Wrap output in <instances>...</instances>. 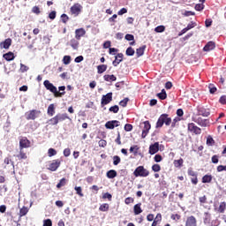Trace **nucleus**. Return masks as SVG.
I'll list each match as a JSON object with an SVG mask.
<instances>
[{
  "label": "nucleus",
  "mask_w": 226,
  "mask_h": 226,
  "mask_svg": "<svg viewBox=\"0 0 226 226\" xmlns=\"http://www.w3.org/2000/svg\"><path fill=\"white\" fill-rule=\"evenodd\" d=\"M43 86L47 89V91H50V93H53L56 98H61V96H64V94H66V92L57 91V87H56L54 84L50 83L49 79L44 80Z\"/></svg>",
  "instance_id": "obj_1"
},
{
  "label": "nucleus",
  "mask_w": 226,
  "mask_h": 226,
  "mask_svg": "<svg viewBox=\"0 0 226 226\" xmlns=\"http://www.w3.org/2000/svg\"><path fill=\"white\" fill-rule=\"evenodd\" d=\"M170 123H172V118L169 117L168 114H162L158 118L155 128H162L163 124L170 126Z\"/></svg>",
  "instance_id": "obj_2"
},
{
  "label": "nucleus",
  "mask_w": 226,
  "mask_h": 226,
  "mask_svg": "<svg viewBox=\"0 0 226 226\" xmlns=\"http://www.w3.org/2000/svg\"><path fill=\"white\" fill-rule=\"evenodd\" d=\"M192 119L193 123H196V124H199L201 128H207V126H209V119H204L197 115H194Z\"/></svg>",
  "instance_id": "obj_3"
},
{
  "label": "nucleus",
  "mask_w": 226,
  "mask_h": 226,
  "mask_svg": "<svg viewBox=\"0 0 226 226\" xmlns=\"http://www.w3.org/2000/svg\"><path fill=\"white\" fill-rule=\"evenodd\" d=\"M135 177H147L149 176V170H146L144 166H139L133 172Z\"/></svg>",
  "instance_id": "obj_4"
},
{
  "label": "nucleus",
  "mask_w": 226,
  "mask_h": 226,
  "mask_svg": "<svg viewBox=\"0 0 226 226\" xmlns=\"http://www.w3.org/2000/svg\"><path fill=\"white\" fill-rule=\"evenodd\" d=\"M140 127L142 128V139H146L147 137V133H149V131L151 130V124H149V121H145L140 124Z\"/></svg>",
  "instance_id": "obj_5"
},
{
  "label": "nucleus",
  "mask_w": 226,
  "mask_h": 226,
  "mask_svg": "<svg viewBox=\"0 0 226 226\" xmlns=\"http://www.w3.org/2000/svg\"><path fill=\"white\" fill-rule=\"evenodd\" d=\"M210 115H211V110L209 109H206L202 106L197 107L196 116H198V117L202 116V117H209Z\"/></svg>",
  "instance_id": "obj_6"
},
{
  "label": "nucleus",
  "mask_w": 226,
  "mask_h": 226,
  "mask_svg": "<svg viewBox=\"0 0 226 226\" xmlns=\"http://www.w3.org/2000/svg\"><path fill=\"white\" fill-rule=\"evenodd\" d=\"M112 102V92L108 93L106 95H102L101 105L102 107H105V105H109Z\"/></svg>",
  "instance_id": "obj_7"
},
{
  "label": "nucleus",
  "mask_w": 226,
  "mask_h": 226,
  "mask_svg": "<svg viewBox=\"0 0 226 226\" xmlns=\"http://www.w3.org/2000/svg\"><path fill=\"white\" fill-rule=\"evenodd\" d=\"M188 130L189 132H192V133H195V135H200V133H202V129L195 125V124L193 123L188 124Z\"/></svg>",
  "instance_id": "obj_8"
},
{
  "label": "nucleus",
  "mask_w": 226,
  "mask_h": 226,
  "mask_svg": "<svg viewBox=\"0 0 226 226\" xmlns=\"http://www.w3.org/2000/svg\"><path fill=\"white\" fill-rule=\"evenodd\" d=\"M80 11H82V5H80V4H75L71 7V13L75 15V17H78V15L80 14Z\"/></svg>",
  "instance_id": "obj_9"
},
{
  "label": "nucleus",
  "mask_w": 226,
  "mask_h": 226,
  "mask_svg": "<svg viewBox=\"0 0 226 226\" xmlns=\"http://www.w3.org/2000/svg\"><path fill=\"white\" fill-rule=\"evenodd\" d=\"M120 125V122L117 120H112V121H108L105 124V128H107V130H114L115 128H117V126Z\"/></svg>",
  "instance_id": "obj_10"
},
{
  "label": "nucleus",
  "mask_w": 226,
  "mask_h": 226,
  "mask_svg": "<svg viewBox=\"0 0 226 226\" xmlns=\"http://www.w3.org/2000/svg\"><path fill=\"white\" fill-rule=\"evenodd\" d=\"M61 166V161L60 160H54L49 166V170H51V172H56L57 169Z\"/></svg>",
  "instance_id": "obj_11"
},
{
  "label": "nucleus",
  "mask_w": 226,
  "mask_h": 226,
  "mask_svg": "<svg viewBox=\"0 0 226 226\" xmlns=\"http://www.w3.org/2000/svg\"><path fill=\"white\" fill-rule=\"evenodd\" d=\"M158 151H160V143L159 142H155V143L150 145L149 150H148L149 154H156V153H158Z\"/></svg>",
  "instance_id": "obj_12"
},
{
  "label": "nucleus",
  "mask_w": 226,
  "mask_h": 226,
  "mask_svg": "<svg viewBox=\"0 0 226 226\" xmlns=\"http://www.w3.org/2000/svg\"><path fill=\"white\" fill-rule=\"evenodd\" d=\"M31 146V141L26 138H23L19 140V147L20 149H26Z\"/></svg>",
  "instance_id": "obj_13"
},
{
  "label": "nucleus",
  "mask_w": 226,
  "mask_h": 226,
  "mask_svg": "<svg viewBox=\"0 0 226 226\" xmlns=\"http://www.w3.org/2000/svg\"><path fill=\"white\" fill-rule=\"evenodd\" d=\"M185 226H197V219L193 215L187 218Z\"/></svg>",
  "instance_id": "obj_14"
},
{
  "label": "nucleus",
  "mask_w": 226,
  "mask_h": 226,
  "mask_svg": "<svg viewBox=\"0 0 226 226\" xmlns=\"http://www.w3.org/2000/svg\"><path fill=\"white\" fill-rule=\"evenodd\" d=\"M56 119L58 121V123H61L63 121H65V119H70V121H72V118H70V117H68V114L66 113H58L57 115H56Z\"/></svg>",
  "instance_id": "obj_15"
},
{
  "label": "nucleus",
  "mask_w": 226,
  "mask_h": 226,
  "mask_svg": "<svg viewBox=\"0 0 226 226\" xmlns=\"http://www.w3.org/2000/svg\"><path fill=\"white\" fill-rule=\"evenodd\" d=\"M75 34L76 40H80V38L86 34V30L84 28L76 29Z\"/></svg>",
  "instance_id": "obj_16"
},
{
  "label": "nucleus",
  "mask_w": 226,
  "mask_h": 226,
  "mask_svg": "<svg viewBox=\"0 0 226 226\" xmlns=\"http://www.w3.org/2000/svg\"><path fill=\"white\" fill-rule=\"evenodd\" d=\"M123 57V53H118L117 56H115V60L112 63L113 66H117L119 63H122Z\"/></svg>",
  "instance_id": "obj_17"
},
{
  "label": "nucleus",
  "mask_w": 226,
  "mask_h": 226,
  "mask_svg": "<svg viewBox=\"0 0 226 226\" xmlns=\"http://www.w3.org/2000/svg\"><path fill=\"white\" fill-rule=\"evenodd\" d=\"M215 44L213 41H208L205 47L203 48L204 52H209L211 50H214Z\"/></svg>",
  "instance_id": "obj_18"
},
{
  "label": "nucleus",
  "mask_w": 226,
  "mask_h": 226,
  "mask_svg": "<svg viewBox=\"0 0 226 226\" xmlns=\"http://www.w3.org/2000/svg\"><path fill=\"white\" fill-rule=\"evenodd\" d=\"M38 117V111L37 110H31L29 113L26 115V119L27 120H34Z\"/></svg>",
  "instance_id": "obj_19"
},
{
  "label": "nucleus",
  "mask_w": 226,
  "mask_h": 226,
  "mask_svg": "<svg viewBox=\"0 0 226 226\" xmlns=\"http://www.w3.org/2000/svg\"><path fill=\"white\" fill-rule=\"evenodd\" d=\"M11 46V39L8 38L4 41L0 43L1 49H10Z\"/></svg>",
  "instance_id": "obj_20"
},
{
  "label": "nucleus",
  "mask_w": 226,
  "mask_h": 226,
  "mask_svg": "<svg viewBox=\"0 0 226 226\" xmlns=\"http://www.w3.org/2000/svg\"><path fill=\"white\" fill-rule=\"evenodd\" d=\"M4 59H5V61H13V59H15V54L9 51L8 53L4 54Z\"/></svg>",
  "instance_id": "obj_21"
},
{
  "label": "nucleus",
  "mask_w": 226,
  "mask_h": 226,
  "mask_svg": "<svg viewBox=\"0 0 226 226\" xmlns=\"http://www.w3.org/2000/svg\"><path fill=\"white\" fill-rule=\"evenodd\" d=\"M104 80H106V82H116V80H117V78H116L114 76V74L109 75L106 74L103 76Z\"/></svg>",
  "instance_id": "obj_22"
},
{
  "label": "nucleus",
  "mask_w": 226,
  "mask_h": 226,
  "mask_svg": "<svg viewBox=\"0 0 226 226\" xmlns=\"http://www.w3.org/2000/svg\"><path fill=\"white\" fill-rule=\"evenodd\" d=\"M106 176L109 179H114V177H117V171L116 170H110L107 172Z\"/></svg>",
  "instance_id": "obj_23"
},
{
  "label": "nucleus",
  "mask_w": 226,
  "mask_h": 226,
  "mask_svg": "<svg viewBox=\"0 0 226 226\" xmlns=\"http://www.w3.org/2000/svg\"><path fill=\"white\" fill-rule=\"evenodd\" d=\"M141 206L142 203H138L134 205L133 211L135 215H140V213H142V208L140 207Z\"/></svg>",
  "instance_id": "obj_24"
},
{
  "label": "nucleus",
  "mask_w": 226,
  "mask_h": 226,
  "mask_svg": "<svg viewBox=\"0 0 226 226\" xmlns=\"http://www.w3.org/2000/svg\"><path fill=\"white\" fill-rule=\"evenodd\" d=\"M204 223L209 225L211 223V214L205 212L204 213Z\"/></svg>",
  "instance_id": "obj_25"
},
{
  "label": "nucleus",
  "mask_w": 226,
  "mask_h": 226,
  "mask_svg": "<svg viewBox=\"0 0 226 226\" xmlns=\"http://www.w3.org/2000/svg\"><path fill=\"white\" fill-rule=\"evenodd\" d=\"M70 45L74 50H77V49H79V40L72 39L70 41Z\"/></svg>",
  "instance_id": "obj_26"
},
{
  "label": "nucleus",
  "mask_w": 226,
  "mask_h": 226,
  "mask_svg": "<svg viewBox=\"0 0 226 226\" xmlns=\"http://www.w3.org/2000/svg\"><path fill=\"white\" fill-rule=\"evenodd\" d=\"M144 50H146V45H144L140 48H138L136 49L137 57H140V56H144Z\"/></svg>",
  "instance_id": "obj_27"
},
{
  "label": "nucleus",
  "mask_w": 226,
  "mask_h": 226,
  "mask_svg": "<svg viewBox=\"0 0 226 226\" xmlns=\"http://www.w3.org/2000/svg\"><path fill=\"white\" fill-rule=\"evenodd\" d=\"M56 114V108L54 107V104H50L48 107V116H54Z\"/></svg>",
  "instance_id": "obj_28"
},
{
  "label": "nucleus",
  "mask_w": 226,
  "mask_h": 226,
  "mask_svg": "<svg viewBox=\"0 0 226 226\" xmlns=\"http://www.w3.org/2000/svg\"><path fill=\"white\" fill-rule=\"evenodd\" d=\"M104 72H107V65L101 64L97 66V73L102 74Z\"/></svg>",
  "instance_id": "obj_29"
},
{
  "label": "nucleus",
  "mask_w": 226,
  "mask_h": 226,
  "mask_svg": "<svg viewBox=\"0 0 226 226\" xmlns=\"http://www.w3.org/2000/svg\"><path fill=\"white\" fill-rule=\"evenodd\" d=\"M158 98H160V100H166L167 99V92L165 91V89H162L161 91V93L157 94Z\"/></svg>",
  "instance_id": "obj_30"
},
{
  "label": "nucleus",
  "mask_w": 226,
  "mask_h": 226,
  "mask_svg": "<svg viewBox=\"0 0 226 226\" xmlns=\"http://www.w3.org/2000/svg\"><path fill=\"white\" fill-rule=\"evenodd\" d=\"M213 181V177L211 175H205L202 177V183H211Z\"/></svg>",
  "instance_id": "obj_31"
},
{
  "label": "nucleus",
  "mask_w": 226,
  "mask_h": 226,
  "mask_svg": "<svg viewBox=\"0 0 226 226\" xmlns=\"http://www.w3.org/2000/svg\"><path fill=\"white\" fill-rule=\"evenodd\" d=\"M29 71V67L24 64H20V69H19V72L21 73H26V72H28Z\"/></svg>",
  "instance_id": "obj_32"
},
{
  "label": "nucleus",
  "mask_w": 226,
  "mask_h": 226,
  "mask_svg": "<svg viewBox=\"0 0 226 226\" xmlns=\"http://www.w3.org/2000/svg\"><path fill=\"white\" fill-rule=\"evenodd\" d=\"M17 158H19V160H26L27 159V155L22 151V149H20L19 154L17 155Z\"/></svg>",
  "instance_id": "obj_33"
},
{
  "label": "nucleus",
  "mask_w": 226,
  "mask_h": 226,
  "mask_svg": "<svg viewBox=\"0 0 226 226\" xmlns=\"http://www.w3.org/2000/svg\"><path fill=\"white\" fill-rule=\"evenodd\" d=\"M125 54H126V56H134L135 49H133V48H132V47H129V48H127Z\"/></svg>",
  "instance_id": "obj_34"
},
{
  "label": "nucleus",
  "mask_w": 226,
  "mask_h": 226,
  "mask_svg": "<svg viewBox=\"0 0 226 226\" xmlns=\"http://www.w3.org/2000/svg\"><path fill=\"white\" fill-rule=\"evenodd\" d=\"M109 112H113V114H117L119 112V106L115 105L109 109Z\"/></svg>",
  "instance_id": "obj_35"
},
{
  "label": "nucleus",
  "mask_w": 226,
  "mask_h": 226,
  "mask_svg": "<svg viewBox=\"0 0 226 226\" xmlns=\"http://www.w3.org/2000/svg\"><path fill=\"white\" fill-rule=\"evenodd\" d=\"M121 163V157L118 155H114L113 156V165H119Z\"/></svg>",
  "instance_id": "obj_36"
},
{
  "label": "nucleus",
  "mask_w": 226,
  "mask_h": 226,
  "mask_svg": "<svg viewBox=\"0 0 226 226\" xmlns=\"http://www.w3.org/2000/svg\"><path fill=\"white\" fill-rule=\"evenodd\" d=\"M208 89H209V93L211 94H215V93H216V91H217V88L215 87L214 84H209L208 85Z\"/></svg>",
  "instance_id": "obj_37"
},
{
  "label": "nucleus",
  "mask_w": 226,
  "mask_h": 226,
  "mask_svg": "<svg viewBox=\"0 0 226 226\" xmlns=\"http://www.w3.org/2000/svg\"><path fill=\"white\" fill-rule=\"evenodd\" d=\"M64 64H70L72 63V56H64L63 58Z\"/></svg>",
  "instance_id": "obj_38"
},
{
  "label": "nucleus",
  "mask_w": 226,
  "mask_h": 226,
  "mask_svg": "<svg viewBox=\"0 0 226 226\" xmlns=\"http://www.w3.org/2000/svg\"><path fill=\"white\" fill-rule=\"evenodd\" d=\"M56 154H57V151H56V149L49 148L48 150V156L52 157V156H56Z\"/></svg>",
  "instance_id": "obj_39"
},
{
  "label": "nucleus",
  "mask_w": 226,
  "mask_h": 226,
  "mask_svg": "<svg viewBox=\"0 0 226 226\" xmlns=\"http://www.w3.org/2000/svg\"><path fill=\"white\" fill-rule=\"evenodd\" d=\"M99 211H102V212L109 211V204L104 203V204L101 205L99 207Z\"/></svg>",
  "instance_id": "obj_40"
},
{
  "label": "nucleus",
  "mask_w": 226,
  "mask_h": 226,
  "mask_svg": "<svg viewBox=\"0 0 226 226\" xmlns=\"http://www.w3.org/2000/svg\"><path fill=\"white\" fill-rule=\"evenodd\" d=\"M225 207H226V204L225 202H222L218 207V212L219 213H225Z\"/></svg>",
  "instance_id": "obj_41"
},
{
  "label": "nucleus",
  "mask_w": 226,
  "mask_h": 226,
  "mask_svg": "<svg viewBox=\"0 0 226 226\" xmlns=\"http://www.w3.org/2000/svg\"><path fill=\"white\" fill-rule=\"evenodd\" d=\"M49 124H52L53 126L57 124L59 122L57 120V117H54L49 120Z\"/></svg>",
  "instance_id": "obj_42"
},
{
  "label": "nucleus",
  "mask_w": 226,
  "mask_h": 226,
  "mask_svg": "<svg viewBox=\"0 0 226 226\" xmlns=\"http://www.w3.org/2000/svg\"><path fill=\"white\" fill-rule=\"evenodd\" d=\"M29 210H27V207H23L20 210H19V215L20 216H26L27 215V212Z\"/></svg>",
  "instance_id": "obj_43"
},
{
  "label": "nucleus",
  "mask_w": 226,
  "mask_h": 226,
  "mask_svg": "<svg viewBox=\"0 0 226 226\" xmlns=\"http://www.w3.org/2000/svg\"><path fill=\"white\" fill-rule=\"evenodd\" d=\"M183 163H184L183 159L174 161L175 167H183Z\"/></svg>",
  "instance_id": "obj_44"
},
{
  "label": "nucleus",
  "mask_w": 226,
  "mask_h": 226,
  "mask_svg": "<svg viewBox=\"0 0 226 226\" xmlns=\"http://www.w3.org/2000/svg\"><path fill=\"white\" fill-rule=\"evenodd\" d=\"M64 185H66V178H62L56 185V188H62V186H64Z\"/></svg>",
  "instance_id": "obj_45"
},
{
  "label": "nucleus",
  "mask_w": 226,
  "mask_h": 226,
  "mask_svg": "<svg viewBox=\"0 0 226 226\" xmlns=\"http://www.w3.org/2000/svg\"><path fill=\"white\" fill-rule=\"evenodd\" d=\"M152 170L154 172H160V170H162V167H160V164H154L152 166Z\"/></svg>",
  "instance_id": "obj_46"
},
{
  "label": "nucleus",
  "mask_w": 226,
  "mask_h": 226,
  "mask_svg": "<svg viewBox=\"0 0 226 226\" xmlns=\"http://www.w3.org/2000/svg\"><path fill=\"white\" fill-rule=\"evenodd\" d=\"M74 190L76 191V193L79 195V197H84V193H82V187L76 186Z\"/></svg>",
  "instance_id": "obj_47"
},
{
  "label": "nucleus",
  "mask_w": 226,
  "mask_h": 226,
  "mask_svg": "<svg viewBox=\"0 0 226 226\" xmlns=\"http://www.w3.org/2000/svg\"><path fill=\"white\" fill-rule=\"evenodd\" d=\"M155 33H163L165 31L164 26H158L154 28Z\"/></svg>",
  "instance_id": "obj_48"
},
{
  "label": "nucleus",
  "mask_w": 226,
  "mask_h": 226,
  "mask_svg": "<svg viewBox=\"0 0 226 226\" xmlns=\"http://www.w3.org/2000/svg\"><path fill=\"white\" fill-rule=\"evenodd\" d=\"M128 102H130V99L124 98V100H122V101L119 102V105H120L121 107H126V105H128Z\"/></svg>",
  "instance_id": "obj_49"
},
{
  "label": "nucleus",
  "mask_w": 226,
  "mask_h": 226,
  "mask_svg": "<svg viewBox=\"0 0 226 226\" xmlns=\"http://www.w3.org/2000/svg\"><path fill=\"white\" fill-rule=\"evenodd\" d=\"M125 40H127V41H133L135 40V36H133V34H127L125 35Z\"/></svg>",
  "instance_id": "obj_50"
},
{
  "label": "nucleus",
  "mask_w": 226,
  "mask_h": 226,
  "mask_svg": "<svg viewBox=\"0 0 226 226\" xmlns=\"http://www.w3.org/2000/svg\"><path fill=\"white\" fill-rule=\"evenodd\" d=\"M124 130L125 132H132V130H133V125H132L131 124H126L124 125Z\"/></svg>",
  "instance_id": "obj_51"
},
{
  "label": "nucleus",
  "mask_w": 226,
  "mask_h": 226,
  "mask_svg": "<svg viewBox=\"0 0 226 226\" xmlns=\"http://www.w3.org/2000/svg\"><path fill=\"white\" fill-rule=\"evenodd\" d=\"M61 19H62V22H64V24H66L70 18H68V15L66 14H62Z\"/></svg>",
  "instance_id": "obj_52"
},
{
  "label": "nucleus",
  "mask_w": 226,
  "mask_h": 226,
  "mask_svg": "<svg viewBox=\"0 0 226 226\" xmlns=\"http://www.w3.org/2000/svg\"><path fill=\"white\" fill-rule=\"evenodd\" d=\"M70 154H72V150H70V148H65L64 150V156H65L66 158H68V156H70Z\"/></svg>",
  "instance_id": "obj_53"
},
{
  "label": "nucleus",
  "mask_w": 226,
  "mask_h": 226,
  "mask_svg": "<svg viewBox=\"0 0 226 226\" xmlns=\"http://www.w3.org/2000/svg\"><path fill=\"white\" fill-rule=\"evenodd\" d=\"M195 26H197V23L192 21L191 23H189L186 26V28L188 29V31H190V29H193V27H195Z\"/></svg>",
  "instance_id": "obj_54"
},
{
  "label": "nucleus",
  "mask_w": 226,
  "mask_h": 226,
  "mask_svg": "<svg viewBox=\"0 0 226 226\" xmlns=\"http://www.w3.org/2000/svg\"><path fill=\"white\" fill-rule=\"evenodd\" d=\"M207 146H213V144H215V139H213V138H211V136H209L207 139Z\"/></svg>",
  "instance_id": "obj_55"
},
{
  "label": "nucleus",
  "mask_w": 226,
  "mask_h": 226,
  "mask_svg": "<svg viewBox=\"0 0 226 226\" xmlns=\"http://www.w3.org/2000/svg\"><path fill=\"white\" fill-rule=\"evenodd\" d=\"M43 226H52V220H50V219L44 220Z\"/></svg>",
  "instance_id": "obj_56"
},
{
  "label": "nucleus",
  "mask_w": 226,
  "mask_h": 226,
  "mask_svg": "<svg viewBox=\"0 0 226 226\" xmlns=\"http://www.w3.org/2000/svg\"><path fill=\"white\" fill-rule=\"evenodd\" d=\"M102 199H108V200H112V194L106 192L102 195Z\"/></svg>",
  "instance_id": "obj_57"
},
{
  "label": "nucleus",
  "mask_w": 226,
  "mask_h": 226,
  "mask_svg": "<svg viewBox=\"0 0 226 226\" xmlns=\"http://www.w3.org/2000/svg\"><path fill=\"white\" fill-rule=\"evenodd\" d=\"M33 13H35L36 15H40V7L38 6H34L32 9Z\"/></svg>",
  "instance_id": "obj_58"
},
{
  "label": "nucleus",
  "mask_w": 226,
  "mask_h": 226,
  "mask_svg": "<svg viewBox=\"0 0 226 226\" xmlns=\"http://www.w3.org/2000/svg\"><path fill=\"white\" fill-rule=\"evenodd\" d=\"M162 160H163V158L160 154L154 155V162H156V163H160V162H162Z\"/></svg>",
  "instance_id": "obj_59"
},
{
  "label": "nucleus",
  "mask_w": 226,
  "mask_h": 226,
  "mask_svg": "<svg viewBox=\"0 0 226 226\" xmlns=\"http://www.w3.org/2000/svg\"><path fill=\"white\" fill-rule=\"evenodd\" d=\"M223 170H225V172H226V166L219 165L217 167V172H223Z\"/></svg>",
  "instance_id": "obj_60"
},
{
  "label": "nucleus",
  "mask_w": 226,
  "mask_h": 226,
  "mask_svg": "<svg viewBox=\"0 0 226 226\" xmlns=\"http://www.w3.org/2000/svg\"><path fill=\"white\" fill-rule=\"evenodd\" d=\"M99 146L100 147H105V146H107V141L105 139L99 140Z\"/></svg>",
  "instance_id": "obj_61"
},
{
  "label": "nucleus",
  "mask_w": 226,
  "mask_h": 226,
  "mask_svg": "<svg viewBox=\"0 0 226 226\" xmlns=\"http://www.w3.org/2000/svg\"><path fill=\"white\" fill-rule=\"evenodd\" d=\"M220 103H222V105H225L226 103V95H222L221 96V98L219 99Z\"/></svg>",
  "instance_id": "obj_62"
},
{
  "label": "nucleus",
  "mask_w": 226,
  "mask_h": 226,
  "mask_svg": "<svg viewBox=\"0 0 226 226\" xmlns=\"http://www.w3.org/2000/svg\"><path fill=\"white\" fill-rule=\"evenodd\" d=\"M124 202H125V204H132V203H133V198H132V197H128V198H126L125 200H124Z\"/></svg>",
  "instance_id": "obj_63"
},
{
  "label": "nucleus",
  "mask_w": 226,
  "mask_h": 226,
  "mask_svg": "<svg viewBox=\"0 0 226 226\" xmlns=\"http://www.w3.org/2000/svg\"><path fill=\"white\" fill-rule=\"evenodd\" d=\"M219 160H218V155H214L212 157V163H218Z\"/></svg>",
  "instance_id": "obj_64"
}]
</instances>
